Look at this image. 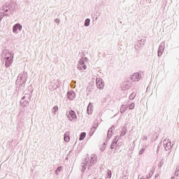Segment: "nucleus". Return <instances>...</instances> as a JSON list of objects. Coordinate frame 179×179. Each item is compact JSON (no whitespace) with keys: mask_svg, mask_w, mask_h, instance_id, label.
<instances>
[{"mask_svg":"<svg viewBox=\"0 0 179 179\" xmlns=\"http://www.w3.org/2000/svg\"><path fill=\"white\" fill-rule=\"evenodd\" d=\"M59 109V108L57 106H55L53 108H52V112L53 113H55L56 111H57Z\"/></svg>","mask_w":179,"mask_h":179,"instance_id":"obj_18","label":"nucleus"},{"mask_svg":"<svg viewBox=\"0 0 179 179\" xmlns=\"http://www.w3.org/2000/svg\"><path fill=\"white\" fill-rule=\"evenodd\" d=\"M90 159V164H94L97 161V157L95 155H91Z\"/></svg>","mask_w":179,"mask_h":179,"instance_id":"obj_12","label":"nucleus"},{"mask_svg":"<svg viewBox=\"0 0 179 179\" xmlns=\"http://www.w3.org/2000/svg\"><path fill=\"white\" fill-rule=\"evenodd\" d=\"M15 6L14 3H10L8 4H6L1 7L0 8V22L3 19V16H8V15H12L13 12H15Z\"/></svg>","mask_w":179,"mask_h":179,"instance_id":"obj_1","label":"nucleus"},{"mask_svg":"<svg viewBox=\"0 0 179 179\" xmlns=\"http://www.w3.org/2000/svg\"><path fill=\"white\" fill-rule=\"evenodd\" d=\"M141 179H142V178H141Z\"/></svg>","mask_w":179,"mask_h":179,"instance_id":"obj_21","label":"nucleus"},{"mask_svg":"<svg viewBox=\"0 0 179 179\" xmlns=\"http://www.w3.org/2000/svg\"><path fill=\"white\" fill-rule=\"evenodd\" d=\"M85 136H86V134L85 133H82L79 140L83 141L85 138Z\"/></svg>","mask_w":179,"mask_h":179,"instance_id":"obj_15","label":"nucleus"},{"mask_svg":"<svg viewBox=\"0 0 179 179\" xmlns=\"http://www.w3.org/2000/svg\"><path fill=\"white\" fill-rule=\"evenodd\" d=\"M22 24H16L13 26V33H17V30H19L20 31H22Z\"/></svg>","mask_w":179,"mask_h":179,"instance_id":"obj_7","label":"nucleus"},{"mask_svg":"<svg viewBox=\"0 0 179 179\" xmlns=\"http://www.w3.org/2000/svg\"><path fill=\"white\" fill-rule=\"evenodd\" d=\"M31 99V91H29V92H24V96H22L20 101V105L22 107H27L29 106V103H30V99Z\"/></svg>","mask_w":179,"mask_h":179,"instance_id":"obj_2","label":"nucleus"},{"mask_svg":"<svg viewBox=\"0 0 179 179\" xmlns=\"http://www.w3.org/2000/svg\"><path fill=\"white\" fill-rule=\"evenodd\" d=\"M62 166L59 167V168L56 170V173H57V175H58V173H59L60 171H62Z\"/></svg>","mask_w":179,"mask_h":179,"instance_id":"obj_17","label":"nucleus"},{"mask_svg":"<svg viewBox=\"0 0 179 179\" xmlns=\"http://www.w3.org/2000/svg\"><path fill=\"white\" fill-rule=\"evenodd\" d=\"M78 69L80 71H84L87 69V64L83 61V59H80V63L78 66Z\"/></svg>","mask_w":179,"mask_h":179,"instance_id":"obj_6","label":"nucleus"},{"mask_svg":"<svg viewBox=\"0 0 179 179\" xmlns=\"http://www.w3.org/2000/svg\"><path fill=\"white\" fill-rule=\"evenodd\" d=\"M90 23V20L87 19L85 24V26H89Z\"/></svg>","mask_w":179,"mask_h":179,"instance_id":"obj_16","label":"nucleus"},{"mask_svg":"<svg viewBox=\"0 0 179 179\" xmlns=\"http://www.w3.org/2000/svg\"><path fill=\"white\" fill-rule=\"evenodd\" d=\"M66 117L69 121H75L77 119L76 114L73 110H69L66 112Z\"/></svg>","mask_w":179,"mask_h":179,"instance_id":"obj_4","label":"nucleus"},{"mask_svg":"<svg viewBox=\"0 0 179 179\" xmlns=\"http://www.w3.org/2000/svg\"><path fill=\"white\" fill-rule=\"evenodd\" d=\"M127 110V107L126 106H122L120 110L121 114H123Z\"/></svg>","mask_w":179,"mask_h":179,"instance_id":"obj_14","label":"nucleus"},{"mask_svg":"<svg viewBox=\"0 0 179 179\" xmlns=\"http://www.w3.org/2000/svg\"><path fill=\"white\" fill-rule=\"evenodd\" d=\"M55 22H56L57 23H59V19H56V20H55Z\"/></svg>","mask_w":179,"mask_h":179,"instance_id":"obj_20","label":"nucleus"},{"mask_svg":"<svg viewBox=\"0 0 179 179\" xmlns=\"http://www.w3.org/2000/svg\"><path fill=\"white\" fill-rule=\"evenodd\" d=\"M141 78V77L138 73H136L131 76V79L135 82L138 81Z\"/></svg>","mask_w":179,"mask_h":179,"instance_id":"obj_8","label":"nucleus"},{"mask_svg":"<svg viewBox=\"0 0 179 179\" xmlns=\"http://www.w3.org/2000/svg\"><path fill=\"white\" fill-rule=\"evenodd\" d=\"M96 83L98 89L101 90H104V82H103V79L101 78H96Z\"/></svg>","mask_w":179,"mask_h":179,"instance_id":"obj_5","label":"nucleus"},{"mask_svg":"<svg viewBox=\"0 0 179 179\" xmlns=\"http://www.w3.org/2000/svg\"><path fill=\"white\" fill-rule=\"evenodd\" d=\"M27 80V73L22 72L18 75L16 80V83H18V85H24Z\"/></svg>","mask_w":179,"mask_h":179,"instance_id":"obj_3","label":"nucleus"},{"mask_svg":"<svg viewBox=\"0 0 179 179\" xmlns=\"http://www.w3.org/2000/svg\"><path fill=\"white\" fill-rule=\"evenodd\" d=\"M3 55H4V59H13V55L9 52H3Z\"/></svg>","mask_w":179,"mask_h":179,"instance_id":"obj_9","label":"nucleus"},{"mask_svg":"<svg viewBox=\"0 0 179 179\" xmlns=\"http://www.w3.org/2000/svg\"><path fill=\"white\" fill-rule=\"evenodd\" d=\"M75 96H76L75 92L72 91L68 92L67 97L69 100H73V99H75Z\"/></svg>","mask_w":179,"mask_h":179,"instance_id":"obj_11","label":"nucleus"},{"mask_svg":"<svg viewBox=\"0 0 179 179\" xmlns=\"http://www.w3.org/2000/svg\"><path fill=\"white\" fill-rule=\"evenodd\" d=\"M71 140V134L70 132H66L64 135V141L65 142H69Z\"/></svg>","mask_w":179,"mask_h":179,"instance_id":"obj_10","label":"nucleus"},{"mask_svg":"<svg viewBox=\"0 0 179 179\" xmlns=\"http://www.w3.org/2000/svg\"><path fill=\"white\" fill-rule=\"evenodd\" d=\"M135 107V104L134 103H131L130 106H129V109L132 110L134 109Z\"/></svg>","mask_w":179,"mask_h":179,"instance_id":"obj_19","label":"nucleus"},{"mask_svg":"<svg viewBox=\"0 0 179 179\" xmlns=\"http://www.w3.org/2000/svg\"><path fill=\"white\" fill-rule=\"evenodd\" d=\"M12 64H13V59H6V68H9V66H10V65H12Z\"/></svg>","mask_w":179,"mask_h":179,"instance_id":"obj_13","label":"nucleus"}]
</instances>
